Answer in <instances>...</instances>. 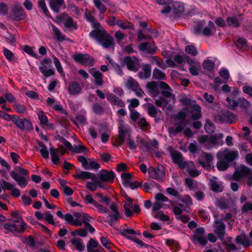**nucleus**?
<instances>
[{
	"mask_svg": "<svg viewBox=\"0 0 252 252\" xmlns=\"http://www.w3.org/2000/svg\"><path fill=\"white\" fill-rule=\"evenodd\" d=\"M95 26L97 27H95V30L90 33V36L94 37L104 48H107L113 45L114 41L112 36L107 32L99 23H96Z\"/></svg>",
	"mask_w": 252,
	"mask_h": 252,
	"instance_id": "nucleus-1",
	"label": "nucleus"
},
{
	"mask_svg": "<svg viewBox=\"0 0 252 252\" xmlns=\"http://www.w3.org/2000/svg\"><path fill=\"white\" fill-rule=\"evenodd\" d=\"M133 199L128 195L126 196V200L123 202L124 209V216L128 218H131L135 215H138L141 211L140 208L138 204L133 203Z\"/></svg>",
	"mask_w": 252,
	"mask_h": 252,
	"instance_id": "nucleus-2",
	"label": "nucleus"
},
{
	"mask_svg": "<svg viewBox=\"0 0 252 252\" xmlns=\"http://www.w3.org/2000/svg\"><path fill=\"white\" fill-rule=\"evenodd\" d=\"M223 137V134L221 133L218 134H214L212 135H203L198 137V141L206 149L210 150L213 146L219 143L220 138Z\"/></svg>",
	"mask_w": 252,
	"mask_h": 252,
	"instance_id": "nucleus-3",
	"label": "nucleus"
},
{
	"mask_svg": "<svg viewBox=\"0 0 252 252\" xmlns=\"http://www.w3.org/2000/svg\"><path fill=\"white\" fill-rule=\"evenodd\" d=\"M206 25L204 20L200 21L197 26L194 28V32L196 34L203 33L204 35L209 36L213 35L216 31L214 23L209 21L208 27L204 28Z\"/></svg>",
	"mask_w": 252,
	"mask_h": 252,
	"instance_id": "nucleus-4",
	"label": "nucleus"
},
{
	"mask_svg": "<svg viewBox=\"0 0 252 252\" xmlns=\"http://www.w3.org/2000/svg\"><path fill=\"white\" fill-rule=\"evenodd\" d=\"M244 177L248 179V185L252 186V171L248 167L242 165L240 168L233 173V179L237 181H240Z\"/></svg>",
	"mask_w": 252,
	"mask_h": 252,
	"instance_id": "nucleus-5",
	"label": "nucleus"
},
{
	"mask_svg": "<svg viewBox=\"0 0 252 252\" xmlns=\"http://www.w3.org/2000/svg\"><path fill=\"white\" fill-rule=\"evenodd\" d=\"M168 149L173 162L177 164L180 168L184 169L187 166L192 164L191 161H185L182 153L174 150L171 146H169Z\"/></svg>",
	"mask_w": 252,
	"mask_h": 252,
	"instance_id": "nucleus-6",
	"label": "nucleus"
},
{
	"mask_svg": "<svg viewBox=\"0 0 252 252\" xmlns=\"http://www.w3.org/2000/svg\"><path fill=\"white\" fill-rule=\"evenodd\" d=\"M9 18L14 21H20L26 18V13L21 4L16 3L12 6Z\"/></svg>",
	"mask_w": 252,
	"mask_h": 252,
	"instance_id": "nucleus-7",
	"label": "nucleus"
},
{
	"mask_svg": "<svg viewBox=\"0 0 252 252\" xmlns=\"http://www.w3.org/2000/svg\"><path fill=\"white\" fill-rule=\"evenodd\" d=\"M238 156L237 151H232L228 148L220 150L217 154V157L220 160H225L228 162L234 160Z\"/></svg>",
	"mask_w": 252,
	"mask_h": 252,
	"instance_id": "nucleus-8",
	"label": "nucleus"
},
{
	"mask_svg": "<svg viewBox=\"0 0 252 252\" xmlns=\"http://www.w3.org/2000/svg\"><path fill=\"white\" fill-rule=\"evenodd\" d=\"M72 58L76 62L84 65L93 66L95 62L94 59L87 54H75Z\"/></svg>",
	"mask_w": 252,
	"mask_h": 252,
	"instance_id": "nucleus-9",
	"label": "nucleus"
},
{
	"mask_svg": "<svg viewBox=\"0 0 252 252\" xmlns=\"http://www.w3.org/2000/svg\"><path fill=\"white\" fill-rule=\"evenodd\" d=\"M78 160L81 163L83 167L86 170H97L100 168V165L91 158H87L85 157H78Z\"/></svg>",
	"mask_w": 252,
	"mask_h": 252,
	"instance_id": "nucleus-10",
	"label": "nucleus"
},
{
	"mask_svg": "<svg viewBox=\"0 0 252 252\" xmlns=\"http://www.w3.org/2000/svg\"><path fill=\"white\" fill-rule=\"evenodd\" d=\"M216 119L220 123L232 124L236 121L237 116L229 111L222 110Z\"/></svg>",
	"mask_w": 252,
	"mask_h": 252,
	"instance_id": "nucleus-11",
	"label": "nucleus"
},
{
	"mask_svg": "<svg viewBox=\"0 0 252 252\" xmlns=\"http://www.w3.org/2000/svg\"><path fill=\"white\" fill-rule=\"evenodd\" d=\"M120 124L118 126L119 137L118 142L122 145L124 143L126 137H130V130L127 125L124 123L123 120H120Z\"/></svg>",
	"mask_w": 252,
	"mask_h": 252,
	"instance_id": "nucleus-12",
	"label": "nucleus"
},
{
	"mask_svg": "<svg viewBox=\"0 0 252 252\" xmlns=\"http://www.w3.org/2000/svg\"><path fill=\"white\" fill-rule=\"evenodd\" d=\"M14 119H13V122L20 130L31 131L33 129L32 123L26 118L21 119L16 116V117H14Z\"/></svg>",
	"mask_w": 252,
	"mask_h": 252,
	"instance_id": "nucleus-13",
	"label": "nucleus"
},
{
	"mask_svg": "<svg viewBox=\"0 0 252 252\" xmlns=\"http://www.w3.org/2000/svg\"><path fill=\"white\" fill-rule=\"evenodd\" d=\"M52 60L49 58L44 59L41 63L39 67V71L46 77L54 75L55 71L52 69H48L51 66Z\"/></svg>",
	"mask_w": 252,
	"mask_h": 252,
	"instance_id": "nucleus-14",
	"label": "nucleus"
},
{
	"mask_svg": "<svg viewBox=\"0 0 252 252\" xmlns=\"http://www.w3.org/2000/svg\"><path fill=\"white\" fill-rule=\"evenodd\" d=\"M184 110L190 114V117L193 120H199L202 116L201 107L197 104L187 106Z\"/></svg>",
	"mask_w": 252,
	"mask_h": 252,
	"instance_id": "nucleus-15",
	"label": "nucleus"
},
{
	"mask_svg": "<svg viewBox=\"0 0 252 252\" xmlns=\"http://www.w3.org/2000/svg\"><path fill=\"white\" fill-rule=\"evenodd\" d=\"M25 226L24 221H10L5 224L4 227L5 229L15 232L24 230Z\"/></svg>",
	"mask_w": 252,
	"mask_h": 252,
	"instance_id": "nucleus-16",
	"label": "nucleus"
},
{
	"mask_svg": "<svg viewBox=\"0 0 252 252\" xmlns=\"http://www.w3.org/2000/svg\"><path fill=\"white\" fill-rule=\"evenodd\" d=\"M61 141L72 153L81 154L85 152L87 150V147L82 144L72 145L69 142L63 138Z\"/></svg>",
	"mask_w": 252,
	"mask_h": 252,
	"instance_id": "nucleus-17",
	"label": "nucleus"
},
{
	"mask_svg": "<svg viewBox=\"0 0 252 252\" xmlns=\"http://www.w3.org/2000/svg\"><path fill=\"white\" fill-rule=\"evenodd\" d=\"M64 220H90L91 217L85 213L75 212L73 216L70 214H66L64 216Z\"/></svg>",
	"mask_w": 252,
	"mask_h": 252,
	"instance_id": "nucleus-18",
	"label": "nucleus"
},
{
	"mask_svg": "<svg viewBox=\"0 0 252 252\" xmlns=\"http://www.w3.org/2000/svg\"><path fill=\"white\" fill-rule=\"evenodd\" d=\"M98 178L100 181H103L109 183H112L115 178V174L112 171H109L102 169L97 174Z\"/></svg>",
	"mask_w": 252,
	"mask_h": 252,
	"instance_id": "nucleus-19",
	"label": "nucleus"
},
{
	"mask_svg": "<svg viewBox=\"0 0 252 252\" xmlns=\"http://www.w3.org/2000/svg\"><path fill=\"white\" fill-rule=\"evenodd\" d=\"M110 208L111 212L109 214V216L111 220H118L125 219L124 214L119 211L118 206L115 203H112Z\"/></svg>",
	"mask_w": 252,
	"mask_h": 252,
	"instance_id": "nucleus-20",
	"label": "nucleus"
},
{
	"mask_svg": "<svg viewBox=\"0 0 252 252\" xmlns=\"http://www.w3.org/2000/svg\"><path fill=\"white\" fill-rule=\"evenodd\" d=\"M124 62L129 70L132 71L138 70L139 63L136 57L126 56L124 58Z\"/></svg>",
	"mask_w": 252,
	"mask_h": 252,
	"instance_id": "nucleus-21",
	"label": "nucleus"
},
{
	"mask_svg": "<svg viewBox=\"0 0 252 252\" xmlns=\"http://www.w3.org/2000/svg\"><path fill=\"white\" fill-rule=\"evenodd\" d=\"M213 156L212 155L203 152L200 156V159L198 160L199 164L201 165L204 168L210 167L211 162L213 159Z\"/></svg>",
	"mask_w": 252,
	"mask_h": 252,
	"instance_id": "nucleus-22",
	"label": "nucleus"
},
{
	"mask_svg": "<svg viewBox=\"0 0 252 252\" xmlns=\"http://www.w3.org/2000/svg\"><path fill=\"white\" fill-rule=\"evenodd\" d=\"M163 169V167L162 166H158L156 168H150L148 171L150 176L153 179L161 180L164 176Z\"/></svg>",
	"mask_w": 252,
	"mask_h": 252,
	"instance_id": "nucleus-23",
	"label": "nucleus"
},
{
	"mask_svg": "<svg viewBox=\"0 0 252 252\" xmlns=\"http://www.w3.org/2000/svg\"><path fill=\"white\" fill-rule=\"evenodd\" d=\"M10 175L12 178L17 183V184L21 188L23 189L27 185L28 180L26 177L20 176L13 171L10 172Z\"/></svg>",
	"mask_w": 252,
	"mask_h": 252,
	"instance_id": "nucleus-24",
	"label": "nucleus"
},
{
	"mask_svg": "<svg viewBox=\"0 0 252 252\" xmlns=\"http://www.w3.org/2000/svg\"><path fill=\"white\" fill-rule=\"evenodd\" d=\"M106 98L112 106L123 108L125 106L124 102L113 94H106Z\"/></svg>",
	"mask_w": 252,
	"mask_h": 252,
	"instance_id": "nucleus-25",
	"label": "nucleus"
},
{
	"mask_svg": "<svg viewBox=\"0 0 252 252\" xmlns=\"http://www.w3.org/2000/svg\"><path fill=\"white\" fill-rule=\"evenodd\" d=\"M37 116L40 121V124L43 127L53 128V124L49 123V119L43 111H39L37 113Z\"/></svg>",
	"mask_w": 252,
	"mask_h": 252,
	"instance_id": "nucleus-26",
	"label": "nucleus"
},
{
	"mask_svg": "<svg viewBox=\"0 0 252 252\" xmlns=\"http://www.w3.org/2000/svg\"><path fill=\"white\" fill-rule=\"evenodd\" d=\"M188 63L189 64L190 73L193 76L198 75L201 67L200 63L194 60L189 59L188 60Z\"/></svg>",
	"mask_w": 252,
	"mask_h": 252,
	"instance_id": "nucleus-27",
	"label": "nucleus"
},
{
	"mask_svg": "<svg viewBox=\"0 0 252 252\" xmlns=\"http://www.w3.org/2000/svg\"><path fill=\"white\" fill-rule=\"evenodd\" d=\"M89 73L94 78V82L98 86H102L103 84L102 79L103 74L99 71L96 70L94 68H92L89 70Z\"/></svg>",
	"mask_w": 252,
	"mask_h": 252,
	"instance_id": "nucleus-28",
	"label": "nucleus"
},
{
	"mask_svg": "<svg viewBox=\"0 0 252 252\" xmlns=\"http://www.w3.org/2000/svg\"><path fill=\"white\" fill-rule=\"evenodd\" d=\"M81 89L80 84L76 81H71L68 84V91L72 95L79 94Z\"/></svg>",
	"mask_w": 252,
	"mask_h": 252,
	"instance_id": "nucleus-29",
	"label": "nucleus"
},
{
	"mask_svg": "<svg viewBox=\"0 0 252 252\" xmlns=\"http://www.w3.org/2000/svg\"><path fill=\"white\" fill-rule=\"evenodd\" d=\"M62 21L66 28L77 29V26L74 22L72 18L66 14H63L62 17Z\"/></svg>",
	"mask_w": 252,
	"mask_h": 252,
	"instance_id": "nucleus-30",
	"label": "nucleus"
},
{
	"mask_svg": "<svg viewBox=\"0 0 252 252\" xmlns=\"http://www.w3.org/2000/svg\"><path fill=\"white\" fill-rule=\"evenodd\" d=\"M76 179H91L93 181L95 180L96 176L95 174L88 171H81L74 175Z\"/></svg>",
	"mask_w": 252,
	"mask_h": 252,
	"instance_id": "nucleus-31",
	"label": "nucleus"
},
{
	"mask_svg": "<svg viewBox=\"0 0 252 252\" xmlns=\"http://www.w3.org/2000/svg\"><path fill=\"white\" fill-rule=\"evenodd\" d=\"M139 50L148 53L153 54L156 51V47L148 42H143L139 46Z\"/></svg>",
	"mask_w": 252,
	"mask_h": 252,
	"instance_id": "nucleus-32",
	"label": "nucleus"
},
{
	"mask_svg": "<svg viewBox=\"0 0 252 252\" xmlns=\"http://www.w3.org/2000/svg\"><path fill=\"white\" fill-rule=\"evenodd\" d=\"M73 248L79 252H82L85 249V245L80 238H73L70 240Z\"/></svg>",
	"mask_w": 252,
	"mask_h": 252,
	"instance_id": "nucleus-33",
	"label": "nucleus"
},
{
	"mask_svg": "<svg viewBox=\"0 0 252 252\" xmlns=\"http://www.w3.org/2000/svg\"><path fill=\"white\" fill-rule=\"evenodd\" d=\"M151 75V67L148 64H144L143 67V71L138 73V76L140 79H146L149 78Z\"/></svg>",
	"mask_w": 252,
	"mask_h": 252,
	"instance_id": "nucleus-34",
	"label": "nucleus"
},
{
	"mask_svg": "<svg viewBox=\"0 0 252 252\" xmlns=\"http://www.w3.org/2000/svg\"><path fill=\"white\" fill-rule=\"evenodd\" d=\"M50 6L55 12H59L60 8L64 3L63 0H49Z\"/></svg>",
	"mask_w": 252,
	"mask_h": 252,
	"instance_id": "nucleus-35",
	"label": "nucleus"
},
{
	"mask_svg": "<svg viewBox=\"0 0 252 252\" xmlns=\"http://www.w3.org/2000/svg\"><path fill=\"white\" fill-rule=\"evenodd\" d=\"M147 89L152 96H156L158 93V88L157 84L154 82L148 83L146 85Z\"/></svg>",
	"mask_w": 252,
	"mask_h": 252,
	"instance_id": "nucleus-36",
	"label": "nucleus"
},
{
	"mask_svg": "<svg viewBox=\"0 0 252 252\" xmlns=\"http://www.w3.org/2000/svg\"><path fill=\"white\" fill-rule=\"evenodd\" d=\"M237 243L242 245L244 247H247L252 245V242L249 240L245 234H241L236 238Z\"/></svg>",
	"mask_w": 252,
	"mask_h": 252,
	"instance_id": "nucleus-37",
	"label": "nucleus"
},
{
	"mask_svg": "<svg viewBox=\"0 0 252 252\" xmlns=\"http://www.w3.org/2000/svg\"><path fill=\"white\" fill-rule=\"evenodd\" d=\"M93 181V182H87L86 185V188L91 191H93L95 190L97 187L103 189L105 188L103 187V184L101 181L97 180L96 179H95V180Z\"/></svg>",
	"mask_w": 252,
	"mask_h": 252,
	"instance_id": "nucleus-38",
	"label": "nucleus"
},
{
	"mask_svg": "<svg viewBox=\"0 0 252 252\" xmlns=\"http://www.w3.org/2000/svg\"><path fill=\"white\" fill-rule=\"evenodd\" d=\"M85 222V226L86 227L85 228H80L79 229V233H78V235L81 237H85L87 235L88 232L87 230L89 231L91 233H93L94 232V228L90 224L88 223L87 221Z\"/></svg>",
	"mask_w": 252,
	"mask_h": 252,
	"instance_id": "nucleus-39",
	"label": "nucleus"
},
{
	"mask_svg": "<svg viewBox=\"0 0 252 252\" xmlns=\"http://www.w3.org/2000/svg\"><path fill=\"white\" fill-rule=\"evenodd\" d=\"M239 107L244 111H247L251 106V103L246 99L243 97H239L238 99V107Z\"/></svg>",
	"mask_w": 252,
	"mask_h": 252,
	"instance_id": "nucleus-40",
	"label": "nucleus"
},
{
	"mask_svg": "<svg viewBox=\"0 0 252 252\" xmlns=\"http://www.w3.org/2000/svg\"><path fill=\"white\" fill-rule=\"evenodd\" d=\"M215 232L220 237H223L224 234V224L222 221H216L215 223Z\"/></svg>",
	"mask_w": 252,
	"mask_h": 252,
	"instance_id": "nucleus-41",
	"label": "nucleus"
},
{
	"mask_svg": "<svg viewBox=\"0 0 252 252\" xmlns=\"http://www.w3.org/2000/svg\"><path fill=\"white\" fill-rule=\"evenodd\" d=\"M53 62L57 70L60 73L61 76L64 79L65 78V74L59 60L56 57L54 56Z\"/></svg>",
	"mask_w": 252,
	"mask_h": 252,
	"instance_id": "nucleus-42",
	"label": "nucleus"
},
{
	"mask_svg": "<svg viewBox=\"0 0 252 252\" xmlns=\"http://www.w3.org/2000/svg\"><path fill=\"white\" fill-rule=\"evenodd\" d=\"M121 234L123 236L126 237L128 239L132 240L133 238H132L129 236V235H140L141 234L140 232L138 230H135L133 229L127 228L124 229L122 231Z\"/></svg>",
	"mask_w": 252,
	"mask_h": 252,
	"instance_id": "nucleus-43",
	"label": "nucleus"
},
{
	"mask_svg": "<svg viewBox=\"0 0 252 252\" xmlns=\"http://www.w3.org/2000/svg\"><path fill=\"white\" fill-rule=\"evenodd\" d=\"M51 27L56 38L60 42L64 41L65 39V36L54 25H52Z\"/></svg>",
	"mask_w": 252,
	"mask_h": 252,
	"instance_id": "nucleus-44",
	"label": "nucleus"
},
{
	"mask_svg": "<svg viewBox=\"0 0 252 252\" xmlns=\"http://www.w3.org/2000/svg\"><path fill=\"white\" fill-rule=\"evenodd\" d=\"M236 46L241 50L246 51L249 49L247 40L243 38H239L236 42Z\"/></svg>",
	"mask_w": 252,
	"mask_h": 252,
	"instance_id": "nucleus-45",
	"label": "nucleus"
},
{
	"mask_svg": "<svg viewBox=\"0 0 252 252\" xmlns=\"http://www.w3.org/2000/svg\"><path fill=\"white\" fill-rule=\"evenodd\" d=\"M49 150L51 154L52 161L54 164H58L60 161L58 151L53 147H50Z\"/></svg>",
	"mask_w": 252,
	"mask_h": 252,
	"instance_id": "nucleus-46",
	"label": "nucleus"
},
{
	"mask_svg": "<svg viewBox=\"0 0 252 252\" xmlns=\"http://www.w3.org/2000/svg\"><path fill=\"white\" fill-rule=\"evenodd\" d=\"M153 217L160 220H169V217L162 211H158L152 213Z\"/></svg>",
	"mask_w": 252,
	"mask_h": 252,
	"instance_id": "nucleus-47",
	"label": "nucleus"
},
{
	"mask_svg": "<svg viewBox=\"0 0 252 252\" xmlns=\"http://www.w3.org/2000/svg\"><path fill=\"white\" fill-rule=\"evenodd\" d=\"M227 24L232 27L237 28L240 26V21L239 18L235 17H229L226 19Z\"/></svg>",
	"mask_w": 252,
	"mask_h": 252,
	"instance_id": "nucleus-48",
	"label": "nucleus"
},
{
	"mask_svg": "<svg viewBox=\"0 0 252 252\" xmlns=\"http://www.w3.org/2000/svg\"><path fill=\"white\" fill-rule=\"evenodd\" d=\"M85 16L87 21L91 23L92 26L94 28V30H95L96 24L99 23L95 20V18L88 10H87L85 12Z\"/></svg>",
	"mask_w": 252,
	"mask_h": 252,
	"instance_id": "nucleus-49",
	"label": "nucleus"
},
{
	"mask_svg": "<svg viewBox=\"0 0 252 252\" xmlns=\"http://www.w3.org/2000/svg\"><path fill=\"white\" fill-rule=\"evenodd\" d=\"M173 212L176 216V219H181V220H189L188 217H183L182 215V210L179 206H175L173 208Z\"/></svg>",
	"mask_w": 252,
	"mask_h": 252,
	"instance_id": "nucleus-50",
	"label": "nucleus"
},
{
	"mask_svg": "<svg viewBox=\"0 0 252 252\" xmlns=\"http://www.w3.org/2000/svg\"><path fill=\"white\" fill-rule=\"evenodd\" d=\"M126 86L128 89H130L132 91L139 86L138 82L132 77L127 79Z\"/></svg>",
	"mask_w": 252,
	"mask_h": 252,
	"instance_id": "nucleus-51",
	"label": "nucleus"
},
{
	"mask_svg": "<svg viewBox=\"0 0 252 252\" xmlns=\"http://www.w3.org/2000/svg\"><path fill=\"white\" fill-rule=\"evenodd\" d=\"M23 50L26 52V53L28 54L32 57L38 59V56L37 54L34 52V47H31L29 46L28 45H24L23 46Z\"/></svg>",
	"mask_w": 252,
	"mask_h": 252,
	"instance_id": "nucleus-52",
	"label": "nucleus"
},
{
	"mask_svg": "<svg viewBox=\"0 0 252 252\" xmlns=\"http://www.w3.org/2000/svg\"><path fill=\"white\" fill-rule=\"evenodd\" d=\"M122 179V184L123 186L126 188L131 181V175L129 173H123L121 175Z\"/></svg>",
	"mask_w": 252,
	"mask_h": 252,
	"instance_id": "nucleus-53",
	"label": "nucleus"
},
{
	"mask_svg": "<svg viewBox=\"0 0 252 252\" xmlns=\"http://www.w3.org/2000/svg\"><path fill=\"white\" fill-rule=\"evenodd\" d=\"M174 11L176 14H182L184 11L183 3L179 2H174L173 3Z\"/></svg>",
	"mask_w": 252,
	"mask_h": 252,
	"instance_id": "nucleus-54",
	"label": "nucleus"
},
{
	"mask_svg": "<svg viewBox=\"0 0 252 252\" xmlns=\"http://www.w3.org/2000/svg\"><path fill=\"white\" fill-rule=\"evenodd\" d=\"M153 77L155 79L165 80V75L160 70L156 68L153 70Z\"/></svg>",
	"mask_w": 252,
	"mask_h": 252,
	"instance_id": "nucleus-55",
	"label": "nucleus"
},
{
	"mask_svg": "<svg viewBox=\"0 0 252 252\" xmlns=\"http://www.w3.org/2000/svg\"><path fill=\"white\" fill-rule=\"evenodd\" d=\"M137 143L140 148L144 149L147 151H149L151 150V146L149 142L144 139L140 138L139 140L137 141Z\"/></svg>",
	"mask_w": 252,
	"mask_h": 252,
	"instance_id": "nucleus-56",
	"label": "nucleus"
},
{
	"mask_svg": "<svg viewBox=\"0 0 252 252\" xmlns=\"http://www.w3.org/2000/svg\"><path fill=\"white\" fill-rule=\"evenodd\" d=\"M191 240L194 243H199L202 245H206L207 242V240L205 237L199 236L197 235H194L192 237Z\"/></svg>",
	"mask_w": 252,
	"mask_h": 252,
	"instance_id": "nucleus-57",
	"label": "nucleus"
},
{
	"mask_svg": "<svg viewBox=\"0 0 252 252\" xmlns=\"http://www.w3.org/2000/svg\"><path fill=\"white\" fill-rule=\"evenodd\" d=\"M95 6L99 10L100 13H104L106 11V7L100 0H93Z\"/></svg>",
	"mask_w": 252,
	"mask_h": 252,
	"instance_id": "nucleus-58",
	"label": "nucleus"
},
{
	"mask_svg": "<svg viewBox=\"0 0 252 252\" xmlns=\"http://www.w3.org/2000/svg\"><path fill=\"white\" fill-rule=\"evenodd\" d=\"M192 167H193V163L192 162L191 165L187 166L185 168L187 169V171L190 176L196 177L198 176L200 174V172L195 168L191 169L190 168Z\"/></svg>",
	"mask_w": 252,
	"mask_h": 252,
	"instance_id": "nucleus-59",
	"label": "nucleus"
},
{
	"mask_svg": "<svg viewBox=\"0 0 252 252\" xmlns=\"http://www.w3.org/2000/svg\"><path fill=\"white\" fill-rule=\"evenodd\" d=\"M227 107L231 109L236 110L238 107V100H236L227 97L226 99Z\"/></svg>",
	"mask_w": 252,
	"mask_h": 252,
	"instance_id": "nucleus-60",
	"label": "nucleus"
},
{
	"mask_svg": "<svg viewBox=\"0 0 252 252\" xmlns=\"http://www.w3.org/2000/svg\"><path fill=\"white\" fill-rule=\"evenodd\" d=\"M203 66L205 69L208 71H212L214 68L215 64L213 61L207 59L203 62Z\"/></svg>",
	"mask_w": 252,
	"mask_h": 252,
	"instance_id": "nucleus-61",
	"label": "nucleus"
},
{
	"mask_svg": "<svg viewBox=\"0 0 252 252\" xmlns=\"http://www.w3.org/2000/svg\"><path fill=\"white\" fill-rule=\"evenodd\" d=\"M73 121L76 125L78 124L85 125L87 124L86 117L82 115L77 116Z\"/></svg>",
	"mask_w": 252,
	"mask_h": 252,
	"instance_id": "nucleus-62",
	"label": "nucleus"
},
{
	"mask_svg": "<svg viewBox=\"0 0 252 252\" xmlns=\"http://www.w3.org/2000/svg\"><path fill=\"white\" fill-rule=\"evenodd\" d=\"M117 25L123 29H133V25L128 22L117 20Z\"/></svg>",
	"mask_w": 252,
	"mask_h": 252,
	"instance_id": "nucleus-63",
	"label": "nucleus"
},
{
	"mask_svg": "<svg viewBox=\"0 0 252 252\" xmlns=\"http://www.w3.org/2000/svg\"><path fill=\"white\" fill-rule=\"evenodd\" d=\"M204 129L207 133H211L215 131V126L213 123L207 121L204 126Z\"/></svg>",
	"mask_w": 252,
	"mask_h": 252,
	"instance_id": "nucleus-64",
	"label": "nucleus"
}]
</instances>
